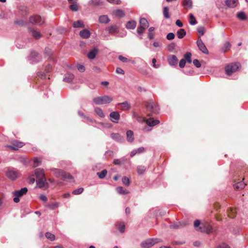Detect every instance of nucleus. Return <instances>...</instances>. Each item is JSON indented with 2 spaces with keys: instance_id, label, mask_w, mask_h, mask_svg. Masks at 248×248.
<instances>
[{
  "instance_id": "f257e3e1",
  "label": "nucleus",
  "mask_w": 248,
  "mask_h": 248,
  "mask_svg": "<svg viewBox=\"0 0 248 248\" xmlns=\"http://www.w3.org/2000/svg\"><path fill=\"white\" fill-rule=\"evenodd\" d=\"M50 170L53 172L56 177L62 180H67L69 182H72L73 180V177L71 175L62 170L56 168H51Z\"/></svg>"
},
{
  "instance_id": "f03ea898",
  "label": "nucleus",
  "mask_w": 248,
  "mask_h": 248,
  "mask_svg": "<svg viewBox=\"0 0 248 248\" xmlns=\"http://www.w3.org/2000/svg\"><path fill=\"white\" fill-rule=\"evenodd\" d=\"M113 100V98L108 95H103L96 97L93 98V102L98 105L107 104L111 103Z\"/></svg>"
},
{
  "instance_id": "7ed1b4c3",
  "label": "nucleus",
  "mask_w": 248,
  "mask_h": 248,
  "mask_svg": "<svg viewBox=\"0 0 248 248\" xmlns=\"http://www.w3.org/2000/svg\"><path fill=\"white\" fill-rule=\"evenodd\" d=\"M28 192V188L26 187H23L19 190H15L12 192V194L15 196L13 201L15 203H18L20 201L19 198L23 195H26Z\"/></svg>"
},
{
  "instance_id": "20e7f679",
  "label": "nucleus",
  "mask_w": 248,
  "mask_h": 248,
  "mask_svg": "<svg viewBox=\"0 0 248 248\" xmlns=\"http://www.w3.org/2000/svg\"><path fill=\"white\" fill-rule=\"evenodd\" d=\"M5 175L11 180L15 181L19 177V173L17 170L9 167L8 168Z\"/></svg>"
},
{
  "instance_id": "39448f33",
  "label": "nucleus",
  "mask_w": 248,
  "mask_h": 248,
  "mask_svg": "<svg viewBox=\"0 0 248 248\" xmlns=\"http://www.w3.org/2000/svg\"><path fill=\"white\" fill-rule=\"evenodd\" d=\"M159 242L160 240L158 238H148L143 241L140 243V246L142 248H150Z\"/></svg>"
},
{
  "instance_id": "423d86ee",
  "label": "nucleus",
  "mask_w": 248,
  "mask_h": 248,
  "mask_svg": "<svg viewBox=\"0 0 248 248\" xmlns=\"http://www.w3.org/2000/svg\"><path fill=\"white\" fill-rule=\"evenodd\" d=\"M145 107L147 110L154 113H157L159 109L158 106L153 100L147 101L145 104Z\"/></svg>"
},
{
  "instance_id": "0eeeda50",
  "label": "nucleus",
  "mask_w": 248,
  "mask_h": 248,
  "mask_svg": "<svg viewBox=\"0 0 248 248\" xmlns=\"http://www.w3.org/2000/svg\"><path fill=\"white\" fill-rule=\"evenodd\" d=\"M41 59V58L39 56V54L35 51H32L30 56L28 57V61L31 64L36 63L39 62Z\"/></svg>"
},
{
  "instance_id": "6e6552de",
  "label": "nucleus",
  "mask_w": 248,
  "mask_h": 248,
  "mask_svg": "<svg viewBox=\"0 0 248 248\" xmlns=\"http://www.w3.org/2000/svg\"><path fill=\"white\" fill-rule=\"evenodd\" d=\"M240 67L239 63H232L228 64L225 67V72L227 75L230 76L233 73L235 72L238 70Z\"/></svg>"
},
{
  "instance_id": "1a4fd4ad",
  "label": "nucleus",
  "mask_w": 248,
  "mask_h": 248,
  "mask_svg": "<svg viewBox=\"0 0 248 248\" xmlns=\"http://www.w3.org/2000/svg\"><path fill=\"white\" fill-rule=\"evenodd\" d=\"M197 231L204 233H210L212 232L213 228L208 222H206L202 223L200 227L197 229Z\"/></svg>"
},
{
  "instance_id": "9d476101",
  "label": "nucleus",
  "mask_w": 248,
  "mask_h": 248,
  "mask_svg": "<svg viewBox=\"0 0 248 248\" xmlns=\"http://www.w3.org/2000/svg\"><path fill=\"white\" fill-rule=\"evenodd\" d=\"M30 22L32 24L42 25L44 22V18L38 15H34L30 18Z\"/></svg>"
},
{
  "instance_id": "9b49d317",
  "label": "nucleus",
  "mask_w": 248,
  "mask_h": 248,
  "mask_svg": "<svg viewBox=\"0 0 248 248\" xmlns=\"http://www.w3.org/2000/svg\"><path fill=\"white\" fill-rule=\"evenodd\" d=\"M197 45L199 47V49L204 54H208L209 53L208 50L207 49L205 45L202 42L201 38L200 37L198 38L197 41Z\"/></svg>"
},
{
  "instance_id": "f8f14e48",
  "label": "nucleus",
  "mask_w": 248,
  "mask_h": 248,
  "mask_svg": "<svg viewBox=\"0 0 248 248\" xmlns=\"http://www.w3.org/2000/svg\"><path fill=\"white\" fill-rule=\"evenodd\" d=\"M110 121L114 123H118L120 118V115L117 111H113L110 113Z\"/></svg>"
},
{
  "instance_id": "ddd939ff",
  "label": "nucleus",
  "mask_w": 248,
  "mask_h": 248,
  "mask_svg": "<svg viewBox=\"0 0 248 248\" xmlns=\"http://www.w3.org/2000/svg\"><path fill=\"white\" fill-rule=\"evenodd\" d=\"M167 61L169 64L171 66H176L178 63V59L174 55H170L168 57Z\"/></svg>"
},
{
  "instance_id": "4468645a",
  "label": "nucleus",
  "mask_w": 248,
  "mask_h": 248,
  "mask_svg": "<svg viewBox=\"0 0 248 248\" xmlns=\"http://www.w3.org/2000/svg\"><path fill=\"white\" fill-rule=\"evenodd\" d=\"M106 31L111 34H114L119 32V27L116 25H113L107 27L106 28Z\"/></svg>"
},
{
  "instance_id": "2eb2a0df",
  "label": "nucleus",
  "mask_w": 248,
  "mask_h": 248,
  "mask_svg": "<svg viewBox=\"0 0 248 248\" xmlns=\"http://www.w3.org/2000/svg\"><path fill=\"white\" fill-rule=\"evenodd\" d=\"M79 36L83 39H88L90 37L91 32L87 29H84L78 32Z\"/></svg>"
},
{
  "instance_id": "dca6fc26",
  "label": "nucleus",
  "mask_w": 248,
  "mask_h": 248,
  "mask_svg": "<svg viewBox=\"0 0 248 248\" xmlns=\"http://www.w3.org/2000/svg\"><path fill=\"white\" fill-rule=\"evenodd\" d=\"M36 184L39 188H43L46 186H47L48 184L46 182V177L42 178H39L36 180Z\"/></svg>"
},
{
  "instance_id": "f3484780",
  "label": "nucleus",
  "mask_w": 248,
  "mask_h": 248,
  "mask_svg": "<svg viewBox=\"0 0 248 248\" xmlns=\"http://www.w3.org/2000/svg\"><path fill=\"white\" fill-rule=\"evenodd\" d=\"M29 30L31 36H33L35 39H39L41 37L42 35L41 33L37 30H35L31 28H29Z\"/></svg>"
},
{
  "instance_id": "a211bd4d",
  "label": "nucleus",
  "mask_w": 248,
  "mask_h": 248,
  "mask_svg": "<svg viewBox=\"0 0 248 248\" xmlns=\"http://www.w3.org/2000/svg\"><path fill=\"white\" fill-rule=\"evenodd\" d=\"M98 50L97 48L94 47L92 50L90 51L87 54V57L91 60L94 59L97 54L98 53Z\"/></svg>"
},
{
  "instance_id": "6ab92c4d",
  "label": "nucleus",
  "mask_w": 248,
  "mask_h": 248,
  "mask_svg": "<svg viewBox=\"0 0 248 248\" xmlns=\"http://www.w3.org/2000/svg\"><path fill=\"white\" fill-rule=\"evenodd\" d=\"M74 75L70 73H67L64 75L63 80L65 82L71 83L74 79Z\"/></svg>"
},
{
  "instance_id": "aec40b11",
  "label": "nucleus",
  "mask_w": 248,
  "mask_h": 248,
  "mask_svg": "<svg viewBox=\"0 0 248 248\" xmlns=\"http://www.w3.org/2000/svg\"><path fill=\"white\" fill-rule=\"evenodd\" d=\"M110 137L113 140L118 142H122L124 141V138L119 133H112L110 135Z\"/></svg>"
},
{
  "instance_id": "412c9836",
  "label": "nucleus",
  "mask_w": 248,
  "mask_h": 248,
  "mask_svg": "<svg viewBox=\"0 0 248 248\" xmlns=\"http://www.w3.org/2000/svg\"><path fill=\"white\" fill-rule=\"evenodd\" d=\"M34 173L36 176V177L39 179V178H42L45 177V175L44 173V169H36L34 170Z\"/></svg>"
},
{
  "instance_id": "4be33fe9",
  "label": "nucleus",
  "mask_w": 248,
  "mask_h": 248,
  "mask_svg": "<svg viewBox=\"0 0 248 248\" xmlns=\"http://www.w3.org/2000/svg\"><path fill=\"white\" fill-rule=\"evenodd\" d=\"M13 146H10L9 147L14 150H17L18 148L22 147L24 145V143L19 141H14L12 143Z\"/></svg>"
},
{
  "instance_id": "5701e85b",
  "label": "nucleus",
  "mask_w": 248,
  "mask_h": 248,
  "mask_svg": "<svg viewBox=\"0 0 248 248\" xmlns=\"http://www.w3.org/2000/svg\"><path fill=\"white\" fill-rule=\"evenodd\" d=\"M146 123L149 126H154L159 123V121L158 120H155L153 118H149L148 119H146Z\"/></svg>"
},
{
  "instance_id": "b1692460",
  "label": "nucleus",
  "mask_w": 248,
  "mask_h": 248,
  "mask_svg": "<svg viewBox=\"0 0 248 248\" xmlns=\"http://www.w3.org/2000/svg\"><path fill=\"white\" fill-rule=\"evenodd\" d=\"M117 105L120 106V109L122 110H128L130 108V105L127 101L118 103Z\"/></svg>"
},
{
  "instance_id": "393cba45",
  "label": "nucleus",
  "mask_w": 248,
  "mask_h": 248,
  "mask_svg": "<svg viewBox=\"0 0 248 248\" xmlns=\"http://www.w3.org/2000/svg\"><path fill=\"white\" fill-rule=\"evenodd\" d=\"M136 25L137 22L135 20H130L126 23L125 28L127 29L133 30L136 28Z\"/></svg>"
},
{
  "instance_id": "a878e982",
  "label": "nucleus",
  "mask_w": 248,
  "mask_h": 248,
  "mask_svg": "<svg viewBox=\"0 0 248 248\" xmlns=\"http://www.w3.org/2000/svg\"><path fill=\"white\" fill-rule=\"evenodd\" d=\"M126 139L129 142H132L134 141V133L132 131L129 130L126 132Z\"/></svg>"
},
{
  "instance_id": "bb28decb",
  "label": "nucleus",
  "mask_w": 248,
  "mask_h": 248,
  "mask_svg": "<svg viewBox=\"0 0 248 248\" xmlns=\"http://www.w3.org/2000/svg\"><path fill=\"white\" fill-rule=\"evenodd\" d=\"M133 117L136 119L137 121H138L140 123H143L145 121H146L145 118L140 116L138 113L136 112H134L133 113Z\"/></svg>"
},
{
  "instance_id": "cd10ccee",
  "label": "nucleus",
  "mask_w": 248,
  "mask_h": 248,
  "mask_svg": "<svg viewBox=\"0 0 248 248\" xmlns=\"http://www.w3.org/2000/svg\"><path fill=\"white\" fill-rule=\"evenodd\" d=\"M116 226L121 233L124 232L125 231V224L124 222L120 221L119 222H117V223L116 224Z\"/></svg>"
},
{
  "instance_id": "c85d7f7f",
  "label": "nucleus",
  "mask_w": 248,
  "mask_h": 248,
  "mask_svg": "<svg viewBox=\"0 0 248 248\" xmlns=\"http://www.w3.org/2000/svg\"><path fill=\"white\" fill-rule=\"evenodd\" d=\"M226 4L231 8L235 7L237 4V0H226Z\"/></svg>"
},
{
  "instance_id": "c756f323",
  "label": "nucleus",
  "mask_w": 248,
  "mask_h": 248,
  "mask_svg": "<svg viewBox=\"0 0 248 248\" xmlns=\"http://www.w3.org/2000/svg\"><path fill=\"white\" fill-rule=\"evenodd\" d=\"M94 111L96 113V114L100 117L101 118H104L105 117V115L102 110V108L99 107H95L94 108Z\"/></svg>"
},
{
  "instance_id": "7c9ffc66",
  "label": "nucleus",
  "mask_w": 248,
  "mask_h": 248,
  "mask_svg": "<svg viewBox=\"0 0 248 248\" xmlns=\"http://www.w3.org/2000/svg\"><path fill=\"white\" fill-rule=\"evenodd\" d=\"M114 14L118 17H123L125 16L124 11L121 9H117L113 12Z\"/></svg>"
},
{
  "instance_id": "2f4dec72",
  "label": "nucleus",
  "mask_w": 248,
  "mask_h": 248,
  "mask_svg": "<svg viewBox=\"0 0 248 248\" xmlns=\"http://www.w3.org/2000/svg\"><path fill=\"white\" fill-rule=\"evenodd\" d=\"M109 19L107 15H102L99 17V21L101 23L106 24L109 22Z\"/></svg>"
},
{
  "instance_id": "473e14b6",
  "label": "nucleus",
  "mask_w": 248,
  "mask_h": 248,
  "mask_svg": "<svg viewBox=\"0 0 248 248\" xmlns=\"http://www.w3.org/2000/svg\"><path fill=\"white\" fill-rule=\"evenodd\" d=\"M245 184L243 181L239 182L233 185V187L235 189L239 190L244 188Z\"/></svg>"
},
{
  "instance_id": "72a5a7b5",
  "label": "nucleus",
  "mask_w": 248,
  "mask_h": 248,
  "mask_svg": "<svg viewBox=\"0 0 248 248\" xmlns=\"http://www.w3.org/2000/svg\"><path fill=\"white\" fill-rule=\"evenodd\" d=\"M140 26L146 28L149 26V23L145 18H141L140 20Z\"/></svg>"
},
{
  "instance_id": "f704fd0d",
  "label": "nucleus",
  "mask_w": 248,
  "mask_h": 248,
  "mask_svg": "<svg viewBox=\"0 0 248 248\" xmlns=\"http://www.w3.org/2000/svg\"><path fill=\"white\" fill-rule=\"evenodd\" d=\"M186 35V31L184 29H180L177 31V36L178 38L182 39Z\"/></svg>"
},
{
  "instance_id": "c9c22d12",
  "label": "nucleus",
  "mask_w": 248,
  "mask_h": 248,
  "mask_svg": "<svg viewBox=\"0 0 248 248\" xmlns=\"http://www.w3.org/2000/svg\"><path fill=\"white\" fill-rule=\"evenodd\" d=\"M117 192L121 195H126L129 193V191L124 188L122 186H119L116 188Z\"/></svg>"
},
{
  "instance_id": "e433bc0d",
  "label": "nucleus",
  "mask_w": 248,
  "mask_h": 248,
  "mask_svg": "<svg viewBox=\"0 0 248 248\" xmlns=\"http://www.w3.org/2000/svg\"><path fill=\"white\" fill-rule=\"evenodd\" d=\"M182 4L185 8H191L192 5L191 0H183Z\"/></svg>"
},
{
  "instance_id": "4c0bfd02",
  "label": "nucleus",
  "mask_w": 248,
  "mask_h": 248,
  "mask_svg": "<svg viewBox=\"0 0 248 248\" xmlns=\"http://www.w3.org/2000/svg\"><path fill=\"white\" fill-rule=\"evenodd\" d=\"M228 216L231 218H233L236 214V210L235 209L230 207L227 210Z\"/></svg>"
},
{
  "instance_id": "58836bf2",
  "label": "nucleus",
  "mask_w": 248,
  "mask_h": 248,
  "mask_svg": "<svg viewBox=\"0 0 248 248\" xmlns=\"http://www.w3.org/2000/svg\"><path fill=\"white\" fill-rule=\"evenodd\" d=\"M146 169V167L144 166H138L137 168V171L139 174L141 175L144 173Z\"/></svg>"
},
{
  "instance_id": "ea45409f",
  "label": "nucleus",
  "mask_w": 248,
  "mask_h": 248,
  "mask_svg": "<svg viewBox=\"0 0 248 248\" xmlns=\"http://www.w3.org/2000/svg\"><path fill=\"white\" fill-rule=\"evenodd\" d=\"M169 8L167 6H165L163 8V15L164 17L166 19H169L170 18V16L169 12Z\"/></svg>"
},
{
  "instance_id": "a19ab883",
  "label": "nucleus",
  "mask_w": 248,
  "mask_h": 248,
  "mask_svg": "<svg viewBox=\"0 0 248 248\" xmlns=\"http://www.w3.org/2000/svg\"><path fill=\"white\" fill-rule=\"evenodd\" d=\"M89 3L91 5L99 6L103 5V2L99 0H90Z\"/></svg>"
},
{
  "instance_id": "79ce46f5",
  "label": "nucleus",
  "mask_w": 248,
  "mask_h": 248,
  "mask_svg": "<svg viewBox=\"0 0 248 248\" xmlns=\"http://www.w3.org/2000/svg\"><path fill=\"white\" fill-rule=\"evenodd\" d=\"M107 173V170H103L101 172H98L97 175L100 179H103Z\"/></svg>"
},
{
  "instance_id": "37998d69",
  "label": "nucleus",
  "mask_w": 248,
  "mask_h": 248,
  "mask_svg": "<svg viewBox=\"0 0 248 248\" xmlns=\"http://www.w3.org/2000/svg\"><path fill=\"white\" fill-rule=\"evenodd\" d=\"M191 57V54L189 52H186L184 55L185 60L189 63H190L192 62Z\"/></svg>"
},
{
  "instance_id": "c03bdc74",
  "label": "nucleus",
  "mask_w": 248,
  "mask_h": 248,
  "mask_svg": "<svg viewBox=\"0 0 248 248\" xmlns=\"http://www.w3.org/2000/svg\"><path fill=\"white\" fill-rule=\"evenodd\" d=\"M237 17L241 20H244L246 19V18H247V17H246L245 13L243 12H239L237 14Z\"/></svg>"
},
{
  "instance_id": "a18cd8bd",
  "label": "nucleus",
  "mask_w": 248,
  "mask_h": 248,
  "mask_svg": "<svg viewBox=\"0 0 248 248\" xmlns=\"http://www.w3.org/2000/svg\"><path fill=\"white\" fill-rule=\"evenodd\" d=\"M231 43L228 41L224 43L223 47L222 48V51L224 52L226 51L227 50H228L231 47Z\"/></svg>"
},
{
  "instance_id": "49530a36",
  "label": "nucleus",
  "mask_w": 248,
  "mask_h": 248,
  "mask_svg": "<svg viewBox=\"0 0 248 248\" xmlns=\"http://www.w3.org/2000/svg\"><path fill=\"white\" fill-rule=\"evenodd\" d=\"M33 167H37L41 164V160L40 158L36 157L33 160Z\"/></svg>"
},
{
  "instance_id": "de8ad7c7",
  "label": "nucleus",
  "mask_w": 248,
  "mask_h": 248,
  "mask_svg": "<svg viewBox=\"0 0 248 248\" xmlns=\"http://www.w3.org/2000/svg\"><path fill=\"white\" fill-rule=\"evenodd\" d=\"M122 182L124 185H125L126 186H129L130 185V180L127 177H123L122 178Z\"/></svg>"
},
{
  "instance_id": "09e8293b",
  "label": "nucleus",
  "mask_w": 248,
  "mask_h": 248,
  "mask_svg": "<svg viewBox=\"0 0 248 248\" xmlns=\"http://www.w3.org/2000/svg\"><path fill=\"white\" fill-rule=\"evenodd\" d=\"M46 236L47 238L49 239L51 241H53L55 240V236L54 234L49 232H47L46 233Z\"/></svg>"
},
{
  "instance_id": "8fccbe9b",
  "label": "nucleus",
  "mask_w": 248,
  "mask_h": 248,
  "mask_svg": "<svg viewBox=\"0 0 248 248\" xmlns=\"http://www.w3.org/2000/svg\"><path fill=\"white\" fill-rule=\"evenodd\" d=\"M69 8L72 11H77L78 4H77L76 3H73L69 6Z\"/></svg>"
},
{
  "instance_id": "3c124183",
  "label": "nucleus",
  "mask_w": 248,
  "mask_h": 248,
  "mask_svg": "<svg viewBox=\"0 0 248 248\" xmlns=\"http://www.w3.org/2000/svg\"><path fill=\"white\" fill-rule=\"evenodd\" d=\"M118 59L120 61H121V62H124V63L128 62H130V60L128 59L126 57H124L122 55L119 56Z\"/></svg>"
},
{
  "instance_id": "603ef678",
  "label": "nucleus",
  "mask_w": 248,
  "mask_h": 248,
  "mask_svg": "<svg viewBox=\"0 0 248 248\" xmlns=\"http://www.w3.org/2000/svg\"><path fill=\"white\" fill-rule=\"evenodd\" d=\"M45 53L47 56L49 58L51 57V50L50 48L48 47H46L45 49Z\"/></svg>"
},
{
  "instance_id": "864d4df0",
  "label": "nucleus",
  "mask_w": 248,
  "mask_h": 248,
  "mask_svg": "<svg viewBox=\"0 0 248 248\" xmlns=\"http://www.w3.org/2000/svg\"><path fill=\"white\" fill-rule=\"evenodd\" d=\"M201 225V222L199 220H196L194 222V226L197 231V229L200 227Z\"/></svg>"
},
{
  "instance_id": "5fc2aeb1",
  "label": "nucleus",
  "mask_w": 248,
  "mask_h": 248,
  "mask_svg": "<svg viewBox=\"0 0 248 248\" xmlns=\"http://www.w3.org/2000/svg\"><path fill=\"white\" fill-rule=\"evenodd\" d=\"M174 37H175V35L173 33L170 32L167 35L166 38L168 40H172L173 39H174Z\"/></svg>"
},
{
  "instance_id": "6e6d98bb",
  "label": "nucleus",
  "mask_w": 248,
  "mask_h": 248,
  "mask_svg": "<svg viewBox=\"0 0 248 248\" xmlns=\"http://www.w3.org/2000/svg\"><path fill=\"white\" fill-rule=\"evenodd\" d=\"M193 63L194 64V65L197 68H199L201 67V64L200 63V62H199V61L197 59H194L193 61Z\"/></svg>"
},
{
  "instance_id": "4d7b16f0",
  "label": "nucleus",
  "mask_w": 248,
  "mask_h": 248,
  "mask_svg": "<svg viewBox=\"0 0 248 248\" xmlns=\"http://www.w3.org/2000/svg\"><path fill=\"white\" fill-rule=\"evenodd\" d=\"M37 76L41 78L45 79L46 77V75L44 72H39L37 73Z\"/></svg>"
},
{
  "instance_id": "13d9d810",
  "label": "nucleus",
  "mask_w": 248,
  "mask_h": 248,
  "mask_svg": "<svg viewBox=\"0 0 248 248\" xmlns=\"http://www.w3.org/2000/svg\"><path fill=\"white\" fill-rule=\"evenodd\" d=\"M186 61L184 59L181 60L179 62V66L181 68L184 67L186 65Z\"/></svg>"
},
{
  "instance_id": "bf43d9fd",
  "label": "nucleus",
  "mask_w": 248,
  "mask_h": 248,
  "mask_svg": "<svg viewBox=\"0 0 248 248\" xmlns=\"http://www.w3.org/2000/svg\"><path fill=\"white\" fill-rule=\"evenodd\" d=\"M116 72L119 74H121V75L124 74V71L121 68H120V67H117L116 68Z\"/></svg>"
},
{
  "instance_id": "052dcab7",
  "label": "nucleus",
  "mask_w": 248,
  "mask_h": 248,
  "mask_svg": "<svg viewBox=\"0 0 248 248\" xmlns=\"http://www.w3.org/2000/svg\"><path fill=\"white\" fill-rule=\"evenodd\" d=\"M108 1L111 3H113L115 4H120L121 3V0H107Z\"/></svg>"
},
{
  "instance_id": "680f3d73",
  "label": "nucleus",
  "mask_w": 248,
  "mask_h": 248,
  "mask_svg": "<svg viewBox=\"0 0 248 248\" xmlns=\"http://www.w3.org/2000/svg\"><path fill=\"white\" fill-rule=\"evenodd\" d=\"M145 28L142 27H139L137 28V32L138 34H142L143 32V30L145 29Z\"/></svg>"
},
{
  "instance_id": "e2e57ef3",
  "label": "nucleus",
  "mask_w": 248,
  "mask_h": 248,
  "mask_svg": "<svg viewBox=\"0 0 248 248\" xmlns=\"http://www.w3.org/2000/svg\"><path fill=\"white\" fill-rule=\"evenodd\" d=\"M52 70V66L49 64L47 65L45 67V72L46 73H49Z\"/></svg>"
},
{
  "instance_id": "0e129e2a",
  "label": "nucleus",
  "mask_w": 248,
  "mask_h": 248,
  "mask_svg": "<svg viewBox=\"0 0 248 248\" xmlns=\"http://www.w3.org/2000/svg\"><path fill=\"white\" fill-rule=\"evenodd\" d=\"M198 32L201 35H203V34L204 33V28L203 27H200L198 29Z\"/></svg>"
},
{
  "instance_id": "69168bd1",
  "label": "nucleus",
  "mask_w": 248,
  "mask_h": 248,
  "mask_svg": "<svg viewBox=\"0 0 248 248\" xmlns=\"http://www.w3.org/2000/svg\"><path fill=\"white\" fill-rule=\"evenodd\" d=\"M78 71L81 72H83L85 70V67L82 65L78 64Z\"/></svg>"
},
{
  "instance_id": "338daca9",
  "label": "nucleus",
  "mask_w": 248,
  "mask_h": 248,
  "mask_svg": "<svg viewBox=\"0 0 248 248\" xmlns=\"http://www.w3.org/2000/svg\"><path fill=\"white\" fill-rule=\"evenodd\" d=\"M175 47V45L174 43L170 44L168 46V50L170 51H172Z\"/></svg>"
},
{
  "instance_id": "774afa93",
  "label": "nucleus",
  "mask_w": 248,
  "mask_h": 248,
  "mask_svg": "<svg viewBox=\"0 0 248 248\" xmlns=\"http://www.w3.org/2000/svg\"><path fill=\"white\" fill-rule=\"evenodd\" d=\"M217 248H230L229 247L226 245V244H224V243H222L220 245H219L218 247H217Z\"/></svg>"
}]
</instances>
